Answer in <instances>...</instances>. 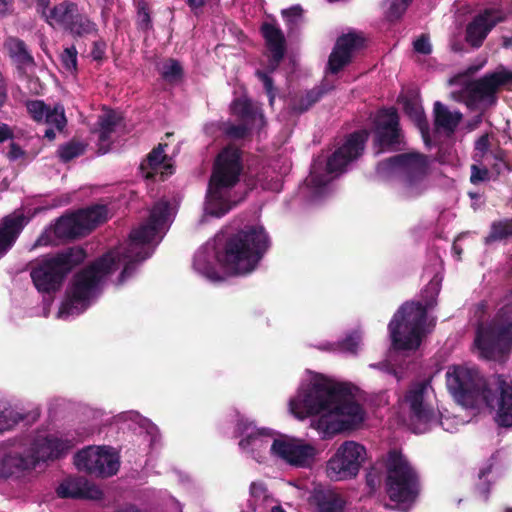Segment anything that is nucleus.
<instances>
[{"mask_svg": "<svg viewBox=\"0 0 512 512\" xmlns=\"http://www.w3.org/2000/svg\"><path fill=\"white\" fill-rule=\"evenodd\" d=\"M22 214H11L0 223V258L3 257L14 245L17 237L26 224Z\"/></svg>", "mask_w": 512, "mask_h": 512, "instance_id": "nucleus-28", "label": "nucleus"}, {"mask_svg": "<svg viewBox=\"0 0 512 512\" xmlns=\"http://www.w3.org/2000/svg\"><path fill=\"white\" fill-rule=\"evenodd\" d=\"M446 383L454 399L464 407L485 404L496 411L495 421L512 426V380L495 375L485 381L475 367L453 365L446 372Z\"/></svg>", "mask_w": 512, "mask_h": 512, "instance_id": "nucleus-4", "label": "nucleus"}, {"mask_svg": "<svg viewBox=\"0 0 512 512\" xmlns=\"http://www.w3.org/2000/svg\"><path fill=\"white\" fill-rule=\"evenodd\" d=\"M366 449L358 442H343L334 455L328 460L326 472L333 481L354 478L366 459Z\"/></svg>", "mask_w": 512, "mask_h": 512, "instance_id": "nucleus-15", "label": "nucleus"}, {"mask_svg": "<svg viewBox=\"0 0 512 512\" xmlns=\"http://www.w3.org/2000/svg\"><path fill=\"white\" fill-rule=\"evenodd\" d=\"M30 116L38 123H44L61 131L66 125L64 108L61 105L50 107L41 100H31L26 103Z\"/></svg>", "mask_w": 512, "mask_h": 512, "instance_id": "nucleus-24", "label": "nucleus"}, {"mask_svg": "<svg viewBox=\"0 0 512 512\" xmlns=\"http://www.w3.org/2000/svg\"><path fill=\"white\" fill-rule=\"evenodd\" d=\"M434 115L436 126L448 132H453L462 118L460 112L451 111L440 102L434 105Z\"/></svg>", "mask_w": 512, "mask_h": 512, "instance_id": "nucleus-32", "label": "nucleus"}, {"mask_svg": "<svg viewBox=\"0 0 512 512\" xmlns=\"http://www.w3.org/2000/svg\"><path fill=\"white\" fill-rule=\"evenodd\" d=\"M434 391L429 381L413 384L406 393L404 403L409 409L410 427L415 433H424L438 423L434 404Z\"/></svg>", "mask_w": 512, "mask_h": 512, "instance_id": "nucleus-13", "label": "nucleus"}, {"mask_svg": "<svg viewBox=\"0 0 512 512\" xmlns=\"http://www.w3.org/2000/svg\"><path fill=\"white\" fill-rule=\"evenodd\" d=\"M432 305V302L425 306L419 302H407L399 308L388 326L395 350L410 351L420 346L434 325L427 319V309Z\"/></svg>", "mask_w": 512, "mask_h": 512, "instance_id": "nucleus-9", "label": "nucleus"}, {"mask_svg": "<svg viewBox=\"0 0 512 512\" xmlns=\"http://www.w3.org/2000/svg\"><path fill=\"white\" fill-rule=\"evenodd\" d=\"M429 158L420 153H404L391 157L377 166L382 176L396 174L399 177L397 194L404 200H413L429 188Z\"/></svg>", "mask_w": 512, "mask_h": 512, "instance_id": "nucleus-7", "label": "nucleus"}, {"mask_svg": "<svg viewBox=\"0 0 512 512\" xmlns=\"http://www.w3.org/2000/svg\"><path fill=\"white\" fill-rule=\"evenodd\" d=\"M385 487L389 498L397 503H411L419 494L418 473L400 451L387 455Z\"/></svg>", "mask_w": 512, "mask_h": 512, "instance_id": "nucleus-11", "label": "nucleus"}, {"mask_svg": "<svg viewBox=\"0 0 512 512\" xmlns=\"http://www.w3.org/2000/svg\"><path fill=\"white\" fill-rule=\"evenodd\" d=\"M186 2L191 10L197 13V10L205 5L206 0H186Z\"/></svg>", "mask_w": 512, "mask_h": 512, "instance_id": "nucleus-58", "label": "nucleus"}, {"mask_svg": "<svg viewBox=\"0 0 512 512\" xmlns=\"http://www.w3.org/2000/svg\"><path fill=\"white\" fill-rule=\"evenodd\" d=\"M56 136V133H55V130L52 129V128H48L46 131H45V137L48 138L49 140H53Z\"/></svg>", "mask_w": 512, "mask_h": 512, "instance_id": "nucleus-60", "label": "nucleus"}, {"mask_svg": "<svg viewBox=\"0 0 512 512\" xmlns=\"http://www.w3.org/2000/svg\"><path fill=\"white\" fill-rule=\"evenodd\" d=\"M272 512H285L280 506H275L272 508Z\"/></svg>", "mask_w": 512, "mask_h": 512, "instance_id": "nucleus-64", "label": "nucleus"}, {"mask_svg": "<svg viewBox=\"0 0 512 512\" xmlns=\"http://www.w3.org/2000/svg\"><path fill=\"white\" fill-rule=\"evenodd\" d=\"M289 411L300 420L313 416L311 427L324 438L364 420V411L356 402L350 385L312 372L289 400Z\"/></svg>", "mask_w": 512, "mask_h": 512, "instance_id": "nucleus-2", "label": "nucleus"}, {"mask_svg": "<svg viewBox=\"0 0 512 512\" xmlns=\"http://www.w3.org/2000/svg\"><path fill=\"white\" fill-rule=\"evenodd\" d=\"M79 470L99 477H109L119 469L117 455L108 447L89 446L79 451L74 457Z\"/></svg>", "mask_w": 512, "mask_h": 512, "instance_id": "nucleus-18", "label": "nucleus"}, {"mask_svg": "<svg viewBox=\"0 0 512 512\" xmlns=\"http://www.w3.org/2000/svg\"><path fill=\"white\" fill-rule=\"evenodd\" d=\"M48 239H46V236L45 235H42L40 236L36 243H35V246H41V245H47L48 244Z\"/></svg>", "mask_w": 512, "mask_h": 512, "instance_id": "nucleus-61", "label": "nucleus"}, {"mask_svg": "<svg viewBox=\"0 0 512 512\" xmlns=\"http://www.w3.org/2000/svg\"><path fill=\"white\" fill-rule=\"evenodd\" d=\"M162 78L168 83H176L182 78V67L176 60L167 59L158 67Z\"/></svg>", "mask_w": 512, "mask_h": 512, "instance_id": "nucleus-36", "label": "nucleus"}, {"mask_svg": "<svg viewBox=\"0 0 512 512\" xmlns=\"http://www.w3.org/2000/svg\"><path fill=\"white\" fill-rule=\"evenodd\" d=\"M49 0H38V11L50 25H59L67 30L74 16L78 12L76 4L63 2L52 9H48Z\"/></svg>", "mask_w": 512, "mask_h": 512, "instance_id": "nucleus-26", "label": "nucleus"}, {"mask_svg": "<svg viewBox=\"0 0 512 512\" xmlns=\"http://www.w3.org/2000/svg\"><path fill=\"white\" fill-rule=\"evenodd\" d=\"M120 122L121 117L115 111H106L99 117L98 140L101 153L108 151L111 144V135Z\"/></svg>", "mask_w": 512, "mask_h": 512, "instance_id": "nucleus-31", "label": "nucleus"}, {"mask_svg": "<svg viewBox=\"0 0 512 512\" xmlns=\"http://www.w3.org/2000/svg\"><path fill=\"white\" fill-rule=\"evenodd\" d=\"M377 139L381 147L395 149L401 143V131L399 129V118L395 109H384L379 111L375 118Z\"/></svg>", "mask_w": 512, "mask_h": 512, "instance_id": "nucleus-21", "label": "nucleus"}, {"mask_svg": "<svg viewBox=\"0 0 512 512\" xmlns=\"http://www.w3.org/2000/svg\"><path fill=\"white\" fill-rule=\"evenodd\" d=\"M404 110L411 119H413L418 125L424 120V112L416 101L406 100L404 102Z\"/></svg>", "mask_w": 512, "mask_h": 512, "instance_id": "nucleus-48", "label": "nucleus"}, {"mask_svg": "<svg viewBox=\"0 0 512 512\" xmlns=\"http://www.w3.org/2000/svg\"><path fill=\"white\" fill-rule=\"evenodd\" d=\"M137 22L141 29L147 30L151 27L149 8L144 0L137 3Z\"/></svg>", "mask_w": 512, "mask_h": 512, "instance_id": "nucleus-46", "label": "nucleus"}, {"mask_svg": "<svg viewBox=\"0 0 512 512\" xmlns=\"http://www.w3.org/2000/svg\"><path fill=\"white\" fill-rule=\"evenodd\" d=\"M256 74L258 78L263 82L264 88L269 98V103L272 106L275 99L273 80L265 72L257 71Z\"/></svg>", "mask_w": 512, "mask_h": 512, "instance_id": "nucleus-51", "label": "nucleus"}, {"mask_svg": "<svg viewBox=\"0 0 512 512\" xmlns=\"http://www.w3.org/2000/svg\"><path fill=\"white\" fill-rule=\"evenodd\" d=\"M368 135L366 130L351 134L345 143L328 158L325 167H323V161L316 160L313 163L306 185L314 197L322 196L327 190V185L361 155Z\"/></svg>", "mask_w": 512, "mask_h": 512, "instance_id": "nucleus-8", "label": "nucleus"}, {"mask_svg": "<svg viewBox=\"0 0 512 512\" xmlns=\"http://www.w3.org/2000/svg\"><path fill=\"white\" fill-rule=\"evenodd\" d=\"M250 496L252 498L250 501V510L254 512L256 510V503L264 500L267 496L265 485L262 482H252L250 485Z\"/></svg>", "mask_w": 512, "mask_h": 512, "instance_id": "nucleus-44", "label": "nucleus"}, {"mask_svg": "<svg viewBox=\"0 0 512 512\" xmlns=\"http://www.w3.org/2000/svg\"><path fill=\"white\" fill-rule=\"evenodd\" d=\"M86 258L80 247L69 248L54 257L39 262L31 271V278L36 289L41 293L57 291L65 275Z\"/></svg>", "mask_w": 512, "mask_h": 512, "instance_id": "nucleus-12", "label": "nucleus"}, {"mask_svg": "<svg viewBox=\"0 0 512 512\" xmlns=\"http://www.w3.org/2000/svg\"><path fill=\"white\" fill-rule=\"evenodd\" d=\"M361 343V334L355 331L349 334L343 341L328 343L320 349L332 352L356 354Z\"/></svg>", "mask_w": 512, "mask_h": 512, "instance_id": "nucleus-33", "label": "nucleus"}, {"mask_svg": "<svg viewBox=\"0 0 512 512\" xmlns=\"http://www.w3.org/2000/svg\"><path fill=\"white\" fill-rule=\"evenodd\" d=\"M4 48L21 76H26L34 69V58L24 41L17 37H8L4 42Z\"/></svg>", "mask_w": 512, "mask_h": 512, "instance_id": "nucleus-27", "label": "nucleus"}, {"mask_svg": "<svg viewBox=\"0 0 512 512\" xmlns=\"http://www.w3.org/2000/svg\"><path fill=\"white\" fill-rule=\"evenodd\" d=\"M61 498L91 499L102 498V491L83 477H73L64 480L57 488Z\"/></svg>", "mask_w": 512, "mask_h": 512, "instance_id": "nucleus-25", "label": "nucleus"}, {"mask_svg": "<svg viewBox=\"0 0 512 512\" xmlns=\"http://www.w3.org/2000/svg\"><path fill=\"white\" fill-rule=\"evenodd\" d=\"M370 367L384 370L388 373L393 374L397 378V380L400 379L396 370L394 368H392L388 363L371 364Z\"/></svg>", "mask_w": 512, "mask_h": 512, "instance_id": "nucleus-56", "label": "nucleus"}, {"mask_svg": "<svg viewBox=\"0 0 512 512\" xmlns=\"http://www.w3.org/2000/svg\"><path fill=\"white\" fill-rule=\"evenodd\" d=\"M12 0H0V17L7 15L11 11Z\"/></svg>", "mask_w": 512, "mask_h": 512, "instance_id": "nucleus-57", "label": "nucleus"}, {"mask_svg": "<svg viewBox=\"0 0 512 512\" xmlns=\"http://www.w3.org/2000/svg\"><path fill=\"white\" fill-rule=\"evenodd\" d=\"M108 218L104 205H95L59 218L53 228L58 238H75L89 233Z\"/></svg>", "mask_w": 512, "mask_h": 512, "instance_id": "nucleus-16", "label": "nucleus"}, {"mask_svg": "<svg viewBox=\"0 0 512 512\" xmlns=\"http://www.w3.org/2000/svg\"><path fill=\"white\" fill-rule=\"evenodd\" d=\"M237 433L241 437L239 447L246 456L261 463L271 454V444L276 440L271 429L258 428L252 421L240 417L237 422Z\"/></svg>", "mask_w": 512, "mask_h": 512, "instance_id": "nucleus-17", "label": "nucleus"}, {"mask_svg": "<svg viewBox=\"0 0 512 512\" xmlns=\"http://www.w3.org/2000/svg\"><path fill=\"white\" fill-rule=\"evenodd\" d=\"M503 46L505 48H510L512 47V37H504L503 38Z\"/></svg>", "mask_w": 512, "mask_h": 512, "instance_id": "nucleus-63", "label": "nucleus"}, {"mask_svg": "<svg viewBox=\"0 0 512 512\" xmlns=\"http://www.w3.org/2000/svg\"><path fill=\"white\" fill-rule=\"evenodd\" d=\"M268 246L269 237L261 225L245 227L226 241L218 234L196 252L193 267L210 281L222 279L217 263L230 274L246 275L256 268Z\"/></svg>", "mask_w": 512, "mask_h": 512, "instance_id": "nucleus-3", "label": "nucleus"}, {"mask_svg": "<svg viewBox=\"0 0 512 512\" xmlns=\"http://www.w3.org/2000/svg\"><path fill=\"white\" fill-rule=\"evenodd\" d=\"M20 420L22 414L7 401L0 399V432L12 429Z\"/></svg>", "mask_w": 512, "mask_h": 512, "instance_id": "nucleus-34", "label": "nucleus"}, {"mask_svg": "<svg viewBox=\"0 0 512 512\" xmlns=\"http://www.w3.org/2000/svg\"><path fill=\"white\" fill-rule=\"evenodd\" d=\"M75 445L73 439L40 434L29 442H18L4 452L0 471L8 477L34 468L39 462L61 456Z\"/></svg>", "mask_w": 512, "mask_h": 512, "instance_id": "nucleus-6", "label": "nucleus"}, {"mask_svg": "<svg viewBox=\"0 0 512 512\" xmlns=\"http://www.w3.org/2000/svg\"><path fill=\"white\" fill-rule=\"evenodd\" d=\"M480 164L483 165V167H479L477 165H473L471 167L470 180L474 184L489 180V171L487 169L486 162H480Z\"/></svg>", "mask_w": 512, "mask_h": 512, "instance_id": "nucleus-50", "label": "nucleus"}, {"mask_svg": "<svg viewBox=\"0 0 512 512\" xmlns=\"http://www.w3.org/2000/svg\"><path fill=\"white\" fill-rule=\"evenodd\" d=\"M262 33L267 47L272 54L269 66L271 70H274L284 56L285 38L281 29L272 23H264L262 25Z\"/></svg>", "mask_w": 512, "mask_h": 512, "instance_id": "nucleus-30", "label": "nucleus"}, {"mask_svg": "<svg viewBox=\"0 0 512 512\" xmlns=\"http://www.w3.org/2000/svg\"><path fill=\"white\" fill-rule=\"evenodd\" d=\"M492 152L489 151L488 135H482L475 143V158L478 162L488 160Z\"/></svg>", "mask_w": 512, "mask_h": 512, "instance_id": "nucleus-47", "label": "nucleus"}, {"mask_svg": "<svg viewBox=\"0 0 512 512\" xmlns=\"http://www.w3.org/2000/svg\"><path fill=\"white\" fill-rule=\"evenodd\" d=\"M324 90L322 88H314L308 91L304 96H302L298 103L293 105V110L296 112L302 113L307 111L313 104H315L324 94Z\"/></svg>", "mask_w": 512, "mask_h": 512, "instance_id": "nucleus-40", "label": "nucleus"}, {"mask_svg": "<svg viewBox=\"0 0 512 512\" xmlns=\"http://www.w3.org/2000/svg\"><path fill=\"white\" fill-rule=\"evenodd\" d=\"M173 215V208L167 201L156 203L148 220L131 231L125 246L109 251L77 273L66 291V298L59 308L57 318L65 320L84 312L98 295L102 281L118 269L120 264H124L119 279L123 282L132 273L135 263L151 256L171 224Z\"/></svg>", "mask_w": 512, "mask_h": 512, "instance_id": "nucleus-1", "label": "nucleus"}, {"mask_svg": "<svg viewBox=\"0 0 512 512\" xmlns=\"http://www.w3.org/2000/svg\"><path fill=\"white\" fill-rule=\"evenodd\" d=\"M428 289L432 290L434 294H438V292H439V281L432 280L429 283Z\"/></svg>", "mask_w": 512, "mask_h": 512, "instance_id": "nucleus-59", "label": "nucleus"}, {"mask_svg": "<svg viewBox=\"0 0 512 512\" xmlns=\"http://www.w3.org/2000/svg\"><path fill=\"white\" fill-rule=\"evenodd\" d=\"M84 150L85 146L82 143L71 141L58 149V155L62 161L68 162L81 155Z\"/></svg>", "mask_w": 512, "mask_h": 512, "instance_id": "nucleus-41", "label": "nucleus"}, {"mask_svg": "<svg viewBox=\"0 0 512 512\" xmlns=\"http://www.w3.org/2000/svg\"><path fill=\"white\" fill-rule=\"evenodd\" d=\"M166 145L159 144L158 147L153 149L147 156V160L141 164V170L144 177L153 179L158 174L162 180L172 174V165L167 162V157L164 154Z\"/></svg>", "mask_w": 512, "mask_h": 512, "instance_id": "nucleus-29", "label": "nucleus"}, {"mask_svg": "<svg viewBox=\"0 0 512 512\" xmlns=\"http://www.w3.org/2000/svg\"><path fill=\"white\" fill-rule=\"evenodd\" d=\"M271 455L296 467H310L316 456V448L295 438H279L270 447Z\"/></svg>", "mask_w": 512, "mask_h": 512, "instance_id": "nucleus-19", "label": "nucleus"}, {"mask_svg": "<svg viewBox=\"0 0 512 512\" xmlns=\"http://www.w3.org/2000/svg\"><path fill=\"white\" fill-rule=\"evenodd\" d=\"M475 346L485 359H504L512 348V306H503L490 325L478 327Z\"/></svg>", "mask_w": 512, "mask_h": 512, "instance_id": "nucleus-10", "label": "nucleus"}, {"mask_svg": "<svg viewBox=\"0 0 512 512\" xmlns=\"http://www.w3.org/2000/svg\"><path fill=\"white\" fill-rule=\"evenodd\" d=\"M345 502L339 494L328 493L318 504V512H343Z\"/></svg>", "mask_w": 512, "mask_h": 512, "instance_id": "nucleus-37", "label": "nucleus"}, {"mask_svg": "<svg viewBox=\"0 0 512 512\" xmlns=\"http://www.w3.org/2000/svg\"><path fill=\"white\" fill-rule=\"evenodd\" d=\"M118 512H143V511L135 508L134 506H129V507L119 510Z\"/></svg>", "mask_w": 512, "mask_h": 512, "instance_id": "nucleus-62", "label": "nucleus"}, {"mask_svg": "<svg viewBox=\"0 0 512 512\" xmlns=\"http://www.w3.org/2000/svg\"><path fill=\"white\" fill-rule=\"evenodd\" d=\"M505 15L500 10L490 9L478 15L468 24L466 29V40L474 47H479L491 29L499 22H502Z\"/></svg>", "mask_w": 512, "mask_h": 512, "instance_id": "nucleus-22", "label": "nucleus"}, {"mask_svg": "<svg viewBox=\"0 0 512 512\" xmlns=\"http://www.w3.org/2000/svg\"><path fill=\"white\" fill-rule=\"evenodd\" d=\"M512 83V72L501 69L488 74L477 81L465 83L459 89L451 91V97L473 107L480 103L492 105L495 103V94L499 87Z\"/></svg>", "mask_w": 512, "mask_h": 512, "instance_id": "nucleus-14", "label": "nucleus"}, {"mask_svg": "<svg viewBox=\"0 0 512 512\" xmlns=\"http://www.w3.org/2000/svg\"><path fill=\"white\" fill-rule=\"evenodd\" d=\"M67 30L78 36L92 35L97 32V25L78 11Z\"/></svg>", "mask_w": 512, "mask_h": 512, "instance_id": "nucleus-35", "label": "nucleus"}, {"mask_svg": "<svg viewBox=\"0 0 512 512\" xmlns=\"http://www.w3.org/2000/svg\"><path fill=\"white\" fill-rule=\"evenodd\" d=\"M104 52H105V44L102 43V42H95L94 43V48H93V51H92L93 58L95 60L102 59V57L104 55Z\"/></svg>", "mask_w": 512, "mask_h": 512, "instance_id": "nucleus-54", "label": "nucleus"}, {"mask_svg": "<svg viewBox=\"0 0 512 512\" xmlns=\"http://www.w3.org/2000/svg\"><path fill=\"white\" fill-rule=\"evenodd\" d=\"M413 46L415 51L421 54H429L432 50L429 39L424 35L415 40Z\"/></svg>", "mask_w": 512, "mask_h": 512, "instance_id": "nucleus-52", "label": "nucleus"}, {"mask_svg": "<svg viewBox=\"0 0 512 512\" xmlns=\"http://www.w3.org/2000/svg\"><path fill=\"white\" fill-rule=\"evenodd\" d=\"M412 0H388L385 3V15L393 21L402 17Z\"/></svg>", "mask_w": 512, "mask_h": 512, "instance_id": "nucleus-39", "label": "nucleus"}, {"mask_svg": "<svg viewBox=\"0 0 512 512\" xmlns=\"http://www.w3.org/2000/svg\"><path fill=\"white\" fill-rule=\"evenodd\" d=\"M24 155L23 150L15 143H11L9 151L7 153V157L11 161H15L19 158H21Z\"/></svg>", "mask_w": 512, "mask_h": 512, "instance_id": "nucleus-53", "label": "nucleus"}, {"mask_svg": "<svg viewBox=\"0 0 512 512\" xmlns=\"http://www.w3.org/2000/svg\"><path fill=\"white\" fill-rule=\"evenodd\" d=\"M281 14L286 22V25L291 29L298 26L303 19V10L300 5H294L290 8L283 9Z\"/></svg>", "mask_w": 512, "mask_h": 512, "instance_id": "nucleus-43", "label": "nucleus"}, {"mask_svg": "<svg viewBox=\"0 0 512 512\" xmlns=\"http://www.w3.org/2000/svg\"><path fill=\"white\" fill-rule=\"evenodd\" d=\"M242 170L241 152L238 148L228 146L218 154L206 193L204 218H220L243 199L235 191Z\"/></svg>", "mask_w": 512, "mask_h": 512, "instance_id": "nucleus-5", "label": "nucleus"}, {"mask_svg": "<svg viewBox=\"0 0 512 512\" xmlns=\"http://www.w3.org/2000/svg\"><path fill=\"white\" fill-rule=\"evenodd\" d=\"M122 417L137 423L140 428L144 429L152 437V441L154 440L157 434V427L150 420L143 418L135 411L126 412Z\"/></svg>", "mask_w": 512, "mask_h": 512, "instance_id": "nucleus-42", "label": "nucleus"}, {"mask_svg": "<svg viewBox=\"0 0 512 512\" xmlns=\"http://www.w3.org/2000/svg\"><path fill=\"white\" fill-rule=\"evenodd\" d=\"M505 153L503 150H497L494 153H491L488 160H484L486 162V166H491L492 170L499 175L506 167L507 164L505 162Z\"/></svg>", "mask_w": 512, "mask_h": 512, "instance_id": "nucleus-45", "label": "nucleus"}, {"mask_svg": "<svg viewBox=\"0 0 512 512\" xmlns=\"http://www.w3.org/2000/svg\"><path fill=\"white\" fill-rule=\"evenodd\" d=\"M361 44L362 38L355 33H349L339 37L329 57V70L332 73L340 71L350 62L352 53L355 49L360 47Z\"/></svg>", "mask_w": 512, "mask_h": 512, "instance_id": "nucleus-23", "label": "nucleus"}, {"mask_svg": "<svg viewBox=\"0 0 512 512\" xmlns=\"http://www.w3.org/2000/svg\"><path fill=\"white\" fill-rule=\"evenodd\" d=\"M13 132L7 124H0V143L12 138Z\"/></svg>", "mask_w": 512, "mask_h": 512, "instance_id": "nucleus-55", "label": "nucleus"}, {"mask_svg": "<svg viewBox=\"0 0 512 512\" xmlns=\"http://www.w3.org/2000/svg\"><path fill=\"white\" fill-rule=\"evenodd\" d=\"M508 238H512V219L494 222L487 239L489 241H500Z\"/></svg>", "mask_w": 512, "mask_h": 512, "instance_id": "nucleus-38", "label": "nucleus"}, {"mask_svg": "<svg viewBox=\"0 0 512 512\" xmlns=\"http://www.w3.org/2000/svg\"><path fill=\"white\" fill-rule=\"evenodd\" d=\"M231 110L234 115L242 120L240 124H228L226 126L225 133L231 138H243L249 131L261 130L265 126V118L258 105L245 97L234 100Z\"/></svg>", "mask_w": 512, "mask_h": 512, "instance_id": "nucleus-20", "label": "nucleus"}, {"mask_svg": "<svg viewBox=\"0 0 512 512\" xmlns=\"http://www.w3.org/2000/svg\"><path fill=\"white\" fill-rule=\"evenodd\" d=\"M61 63L63 67L69 72H74L76 70L77 51L74 47L64 49L61 54Z\"/></svg>", "mask_w": 512, "mask_h": 512, "instance_id": "nucleus-49", "label": "nucleus"}]
</instances>
